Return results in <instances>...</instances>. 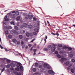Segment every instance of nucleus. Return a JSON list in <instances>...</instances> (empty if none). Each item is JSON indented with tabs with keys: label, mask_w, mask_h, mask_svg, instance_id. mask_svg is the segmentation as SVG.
<instances>
[{
	"label": "nucleus",
	"mask_w": 75,
	"mask_h": 75,
	"mask_svg": "<svg viewBox=\"0 0 75 75\" xmlns=\"http://www.w3.org/2000/svg\"><path fill=\"white\" fill-rule=\"evenodd\" d=\"M69 57H70V58H72L73 57H74V55L72 54H70L69 55Z\"/></svg>",
	"instance_id": "10"
},
{
	"label": "nucleus",
	"mask_w": 75,
	"mask_h": 75,
	"mask_svg": "<svg viewBox=\"0 0 75 75\" xmlns=\"http://www.w3.org/2000/svg\"><path fill=\"white\" fill-rule=\"evenodd\" d=\"M13 72L14 74H15V75H17V73H18V72H17V71L15 70H14L13 71Z\"/></svg>",
	"instance_id": "17"
},
{
	"label": "nucleus",
	"mask_w": 75,
	"mask_h": 75,
	"mask_svg": "<svg viewBox=\"0 0 75 75\" xmlns=\"http://www.w3.org/2000/svg\"><path fill=\"white\" fill-rule=\"evenodd\" d=\"M5 33L6 34H8V30H6L5 31Z\"/></svg>",
	"instance_id": "44"
},
{
	"label": "nucleus",
	"mask_w": 75,
	"mask_h": 75,
	"mask_svg": "<svg viewBox=\"0 0 75 75\" xmlns=\"http://www.w3.org/2000/svg\"><path fill=\"white\" fill-rule=\"evenodd\" d=\"M38 33L37 32H33V35H37Z\"/></svg>",
	"instance_id": "19"
},
{
	"label": "nucleus",
	"mask_w": 75,
	"mask_h": 75,
	"mask_svg": "<svg viewBox=\"0 0 75 75\" xmlns=\"http://www.w3.org/2000/svg\"><path fill=\"white\" fill-rule=\"evenodd\" d=\"M65 49V48H68V47L67 46H64L63 47Z\"/></svg>",
	"instance_id": "53"
},
{
	"label": "nucleus",
	"mask_w": 75,
	"mask_h": 75,
	"mask_svg": "<svg viewBox=\"0 0 75 75\" xmlns=\"http://www.w3.org/2000/svg\"><path fill=\"white\" fill-rule=\"evenodd\" d=\"M33 47H32L30 49V51H32L33 50Z\"/></svg>",
	"instance_id": "57"
},
{
	"label": "nucleus",
	"mask_w": 75,
	"mask_h": 75,
	"mask_svg": "<svg viewBox=\"0 0 75 75\" xmlns=\"http://www.w3.org/2000/svg\"><path fill=\"white\" fill-rule=\"evenodd\" d=\"M51 45H49L47 47V48H51Z\"/></svg>",
	"instance_id": "40"
},
{
	"label": "nucleus",
	"mask_w": 75,
	"mask_h": 75,
	"mask_svg": "<svg viewBox=\"0 0 75 75\" xmlns=\"http://www.w3.org/2000/svg\"><path fill=\"white\" fill-rule=\"evenodd\" d=\"M67 60V59L65 58H62L61 59V61H62V62H64V61H66Z\"/></svg>",
	"instance_id": "7"
},
{
	"label": "nucleus",
	"mask_w": 75,
	"mask_h": 75,
	"mask_svg": "<svg viewBox=\"0 0 75 75\" xmlns=\"http://www.w3.org/2000/svg\"><path fill=\"white\" fill-rule=\"evenodd\" d=\"M52 27L53 28H55V26L54 25H53L52 26Z\"/></svg>",
	"instance_id": "59"
},
{
	"label": "nucleus",
	"mask_w": 75,
	"mask_h": 75,
	"mask_svg": "<svg viewBox=\"0 0 75 75\" xmlns=\"http://www.w3.org/2000/svg\"><path fill=\"white\" fill-rule=\"evenodd\" d=\"M33 17V15H31L30 16L29 15V19H32Z\"/></svg>",
	"instance_id": "11"
},
{
	"label": "nucleus",
	"mask_w": 75,
	"mask_h": 75,
	"mask_svg": "<svg viewBox=\"0 0 75 75\" xmlns=\"http://www.w3.org/2000/svg\"><path fill=\"white\" fill-rule=\"evenodd\" d=\"M68 49L69 50H72V48L71 47H68Z\"/></svg>",
	"instance_id": "36"
},
{
	"label": "nucleus",
	"mask_w": 75,
	"mask_h": 75,
	"mask_svg": "<svg viewBox=\"0 0 75 75\" xmlns=\"http://www.w3.org/2000/svg\"><path fill=\"white\" fill-rule=\"evenodd\" d=\"M39 68H42V65H39Z\"/></svg>",
	"instance_id": "43"
},
{
	"label": "nucleus",
	"mask_w": 75,
	"mask_h": 75,
	"mask_svg": "<svg viewBox=\"0 0 75 75\" xmlns=\"http://www.w3.org/2000/svg\"><path fill=\"white\" fill-rule=\"evenodd\" d=\"M0 47L1 48V49H3V47L1 46V45H0Z\"/></svg>",
	"instance_id": "60"
},
{
	"label": "nucleus",
	"mask_w": 75,
	"mask_h": 75,
	"mask_svg": "<svg viewBox=\"0 0 75 75\" xmlns=\"http://www.w3.org/2000/svg\"><path fill=\"white\" fill-rule=\"evenodd\" d=\"M17 44L18 45H19V44H20V41H18L17 42Z\"/></svg>",
	"instance_id": "46"
},
{
	"label": "nucleus",
	"mask_w": 75,
	"mask_h": 75,
	"mask_svg": "<svg viewBox=\"0 0 75 75\" xmlns=\"http://www.w3.org/2000/svg\"><path fill=\"white\" fill-rule=\"evenodd\" d=\"M30 17V15H28L26 16L25 18V19H26V20H28V18H29Z\"/></svg>",
	"instance_id": "8"
},
{
	"label": "nucleus",
	"mask_w": 75,
	"mask_h": 75,
	"mask_svg": "<svg viewBox=\"0 0 75 75\" xmlns=\"http://www.w3.org/2000/svg\"><path fill=\"white\" fill-rule=\"evenodd\" d=\"M55 54H58V52L57 51H55Z\"/></svg>",
	"instance_id": "47"
},
{
	"label": "nucleus",
	"mask_w": 75,
	"mask_h": 75,
	"mask_svg": "<svg viewBox=\"0 0 75 75\" xmlns=\"http://www.w3.org/2000/svg\"><path fill=\"white\" fill-rule=\"evenodd\" d=\"M34 30L35 32H36L38 33V29L35 28L34 29Z\"/></svg>",
	"instance_id": "13"
},
{
	"label": "nucleus",
	"mask_w": 75,
	"mask_h": 75,
	"mask_svg": "<svg viewBox=\"0 0 75 75\" xmlns=\"http://www.w3.org/2000/svg\"><path fill=\"white\" fill-rule=\"evenodd\" d=\"M10 66L11 67L14 68V67H16V64H15L13 62H12L11 63Z\"/></svg>",
	"instance_id": "3"
},
{
	"label": "nucleus",
	"mask_w": 75,
	"mask_h": 75,
	"mask_svg": "<svg viewBox=\"0 0 75 75\" xmlns=\"http://www.w3.org/2000/svg\"><path fill=\"white\" fill-rule=\"evenodd\" d=\"M16 16H18L19 15V12L18 11H16L15 12Z\"/></svg>",
	"instance_id": "14"
},
{
	"label": "nucleus",
	"mask_w": 75,
	"mask_h": 75,
	"mask_svg": "<svg viewBox=\"0 0 75 75\" xmlns=\"http://www.w3.org/2000/svg\"><path fill=\"white\" fill-rule=\"evenodd\" d=\"M57 57L58 58H61V56L58 54L57 55Z\"/></svg>",
	"instance_id": "32"
},
{
	"label": "nucleus",
	"mask_w": 75,
	"mask_h": 75,
	"mask_svg": "<svg viewBox=\"0 0 75 75\" xmlns=\"http://www.w3.org/2000/svg\"><path fill=\"white\" fill-rule=\"evenodd\" d=\"M47 69H51V67L50 66H49L47 67Z\"/></svg>",
	"instance_id": "56"
},
{
	"label": "nucleus",
	"mask_w": 75,
	"mask_h": 75,
	"mask_svg": "<svg viewBox=\"0 0 75 75\" xmlns=\"http://www.w3.org/2000/svg\"><path fill=\"white\" fill-rule=\"evenodd\" d=\"M52 35H55V34L53 33H52Z\"/></svg>",
	"instance_id": "62"
},
{
	"label": "nucleus",
	"mask_w": 75,
	"mask_h": 75,
	"mask_svg": "<svg viewBox=\"0 0 75 75\" xmlns=\"http://www.w3.org/2000/svg\"><path fill=\"white\" fill-rule=\"evenodd\" d=\"M6 62L7 63H10V62H11V60L10 59H7L6 60Z\"/></svg>",
	"instance_id": "20"
},
{
	"label": "nucleus",
	"mask_w": 75,
	"mask_h": 75,
	"mask_svg": "<svg viewBox=\"0 0 75 75\" xmlns=\"http://www.w3.org/2000/svg\"><path fill=\"white\" fill-rule=\"evenodd\" d=\"M35 67H37L38 66V63H35Z\"/></svg>",
	"instance_id": "34"
},
{
	"label": "nucleus",
	"mask_w": 75,
	"mask_h": 75,
	"mask_svg": "<svg viewBox=\"0 0 75 75\" xmlns=\"http://www.w3.org/2000/svg\"><path fill=\"white\" fill-rule=\"evenodd\" d=\"M8 38H12V35H8Z\"/></svg>",
	"instance_id": "31"
},
{
	"label": "nucleus",
	"mask_w": 75,
	"mask_h": 75,
	"mask_svg": "<svg viewBox=\"0 0 75 75\" xmlns=\"http://www.w3.org/2000/svg\"><path fill=\"white\" fill-rule=\"evenodd\" d=\"M71 62H75V60L74 59H72L71 60Z\"/></svg>",
	"instance_id": "37"
},
{
	"label": "nucleus",
	"mask_w": 75,
	"mask_h": 75,
	"mask_svg": "<svg viewBox=\"0 0 75 75\" xmlns=\"http://www.w3.org/2000/svg\"><path fill=\"white\" fill-rule=\"evenodd\" d=\"M71 71L72 72V73H74L75 72V71H74V70L72 69H71Z\"/></svg>",
	"instance_id": "27"
},
{
	"label": "nucleus",
	"mask_w": 75,
	"mask_h": 75,
	"mask_svg": "<svg viewBox=\"0 0 75 75\" xmlns=\"http://www.w3.org/2000/svg\"><path fill=\"white\" fill-rule=\"evenodd\" d=\"M33 72H35L36 71H37V69H36L35 68H34L33 69Z\"/></svg>",
	"instance_id": "33"
},
{
	"label": "nucleus",
	"mask_w": 75,
	"mask_h": 75,
	"mask_svg": "<svg viewBox=\"0 0 75 75\" xmlns=\"http://www.w3.org/2000/svg\"><path fill=\"white\" fill-rule=\"evenodd\" d=\"M48 49L47 48H45L43 49V51H48Z\"/></svg>",
	"instance_id": "22"
},
{
	"label": "nucleus",
	"mask_w": 75,
	"mask_h": 75,
	"mask_svg": "<svg viewBox=\"0 0 75 75\" xmlns=\"http://www.w3.org/2000/svg\"><path fill=\"white\" fill-rule=\"evenodd\" d=\"M11 24H14V23L13 22H11Z\"/></svg>",
	"instance_id": "55"
},
{
	"label": "nucleus",
	"mask_w": 75,
	"mask_h": 75,
	"mask_svg": "<svg viewBox=\"0 0 75 75\" xmlns=\"http://www.w3.org/2000/svg\"><path fill=\"white\" fill-rule=\"evenodd\" d=\"M7 16H5L4 18V19H6V18H7Z\"/></svg>",
	"instance_id": "61"
},
{
	"label": "nucleus",
	"mask_w": 75,
	"mask_h": 75,
	"mask_svg": "<svg viewBox=\"0 0 75 75\" xmlns=\"http://www.w3.org/2000/svg\"><path fill=\"white\" fill-rule=\"evenodd\" d=\"M10 65L9 64H8L6 66V68H10Z\"/></svg>",
	"instance_id": "35"
},
{
	"label": "nucleus",
	"mask_w": 75,
	"mask_h": 75,
	"mask_svg": "<svg viewBox=\"0 0 75 75\" xmlns=\"http://www.w3.org/2000/svg\"><path fill=\"white\" fill-rule=\"evenodd\" d=\"M21 44H22V45H23L24 44V42L22 41L21 42Z\"/></svg>",
	"instance_id": "58"
},
{
	"label": "nucleus",
	"mask_w": 75,
	"mask_h": 75,
	"mask_svg": "<svg viewBox=\"0 0 75 75\" xmlns=\"http://www.w3.org/2000/svg\"><path fill=\"white\" fill-rule=\"evenodd\" d=\"M53 73H54V72L52 70H49L48 71V73H49V74H53Z\"/></svg>",
	"instance_id": "6"
},
{
	"label": "nucleus",
	"mask_w": 75,
	"mask_h": 75,
	"mask_svg": "<svg viewBox=\"0 0 75 75\" xmlns=\"http://www.w3.org/2000/svg\"><path fill=\"white\" fill-rule=\"evenodd\" d=\"M43 67L44 68H47L48 67V64H45L44 65Z\"/></svg>",
	"instance_id": "18"
},
{
	"label": "nucleus",
	"mask_w": 75,
	"mask_h": 75,
	"mask_svg": "<svg viewBox=\"0 0 75 75\" xmlns=\"http://www.w3.org/2000/svg\"><path fill=\"white\" fill-rule=\"evenodd\" d=\"M12 32L13 33H16V31L14 30H13L12 31Z\"/></svg>",
	"instance_id": "41"
},
{
	"label": "nucleus",
	"mask_w": 75,
	"mask_h": 75,
	"mask_svg": "<svg viewBox=\"0 0 75 75\" xmlns=\"http://www.w3.org/2000/svg\"><path fill=\"white\" fill-rule=\"evenodd\" d=\"M69 64V62H67L66 63V65H67V66H68V64Z\"/></svg>",
	"instance_id": "30"
},
{
	"label": "nucleus",
	"mask_w": 75,
	"mask_h": 75,
	"mask_svg": "<svg viewBox=\"0 0 75 75\" xmlns=\"http://www.w3.org/2000/svg\"><path fill=\"white\" fill-rule=\"evenodd\" d=\"M28 38H25L24 39V40L25 41H27L28 40Z\"/></svg>",
	"instance_id": "49"
},
{
	"label": "nucleus",
	"mask_w": 75,
	"mask_h": 75,
	"mask_svg": "<svg viewBox=\"0 0 75 75\" xmlns=\"http://www.w3.org/2000/svg\"><path fill=\"white\" fill-rule=\"evenodd\" d=\"M23 26L24 27H27V24H26V23H23Z\"/></svg>",
	"instance_id": "12"
},
{
	"label": "nucleus",
	"mask_w": 75,
	"mask_h": 75,
	"mask_svg": "<svg viewBox=\"0 0 75 75\" xmlns=\"http://www.w3.org/2000/svg\"><path fill=\"white\" fill-rule=\"evenodd\" d=\"M44 41H45V43H46V42H47V40L45 39H44Z\"/></svg>",
	"instance_id": "54"
},
{
	"label": "nucleus",
	"mask_w": 75,
	"mask_h": 75,
	"mask_svg": "<svg viewBox=\"0 0 75 75\" xmlns=\"http://www.w3.org/2000/svg\"><path fill=\"white\" fill-rule=\"evenodd\" d=\"M28 46H29V47H31L32 46L31 44H28Z\"/></svg>",
	"instance_id": "52"
},
{
	"label": "nucleus",
	"mask_w": 75,
	"mask_h": 75,
	"mask_svg": "<svg viewBox=\"0 0 75 75\" xmlns=\"http://www.w3.org/2000/svg\"><path fill=\"white\" fill-rule=\"evenodd\" d=\"M74 49H73V51L72 52H71V53H73V52H75V51H74Z\"/></svg>",
	"instance_id": "63"
},
{
	"label": "nucleus",
	"mask_w": 75,
	"mask_h": 75,
	"mask_svg": "<svg viewBox=\"0 0 75 75\" xmlns=\"http://www.w3.org/2000/svg\"><path fill=\"white\" fill-rule=\"evenodd\" d=\"M13 42H17V40L16 39H13L12 40Z\"/></svg>",
	"instance_id": "15"
},
{
	"label": "nucleus",
	"mask_w": 75,
	"mask_h": 75,
	"mask_svg": "<svg viewBox=\"0 0 75 75\" xmlns=\"http://www.w3.org/2000/svg\"><path fill=\"white\" fill-rule=\"evenodd\" d=\"M12 17L13 18H14L16 17V15H15V14H13L12 15Z\"/></svg>",
	"instance_id": "24"
},
{
	"label": "nucleus",
	"mask_w": 75,
	"mask_h": 75,
	"mask_svg": "<svg viewBox=\"0 0 75 75\" xmlns=\"http://www.w3.org/2000/svg\"><path fill=\"white\" fill-rule=\"evenodd\" d=\"M16 67H17L19 68V69H20V72L24 71V68L23 67V65L20 63H17Z\"/></svg>",
	"instance_id": "1"
},
{
	"label": "nucleus",
	"mask_w": 75,
	"mask_h": 75,
	"mask_svg": "<svg viewBox=\"0 0 75 75\" xmlns=\"http://www.w3.org/2000/svg\"><path fill=\"white\" fill-rule=\"evenodd\" d=\"M58 46L59 47H60V48H61V47H63V46H62V44H59L58 45Z\"/></svg>",
	"instance_id": "23"
},
{
	"label": "nucleus",
	"mask_w": 75,
	"mask_h": 75,
	"mask_svg": "<svg viewBox=\"0 0 75 75\" xmlns=\"http://www.w3.org/2000/svg\"><path fill=\"white\" fill-rule=\"evenodd\" d=\"M34 40H35V39H33L31 41V42H33V41H34Z\"/></svg>",
	"instance_id": "64"
},
{
	"label": "nucleus",
	"mask_w": 75,
	"mask_h": 75,
	"mask_svg": "<svg viewBox=\"0 0 75 75\" xmlns=\"http://www.w3.org/2000/svg\"><path fill=\"white\" fill-rule=\"evenodd\" d=\"M26 35L27 37H28L30 36H33V34L31 33H29L28 32H27L26 33Z\"/></svg>",
	"instance_id": "2"
},
{
	"label": "nucleus",
	"mask_w": 75,
	"mask_h": 75,
	"mask_svg": "<svg viewBox=\"0 0 75 75\" xmlns=\"http://www.w3.org/2000/svg\"><path fill=\"white\" fill-rule=\"evenodd\" d=\"M8 30H10L11 29H12V27L10 26H8Z\"/></svg>",
	"instance_id": "25"
},
{
	"label": "nucleus",
	"mask_w": 75,
	"mask_h": 75,
	"mask_svg": "<svg viewBox=\"0 0 75 75\" xmlns=\"http://www.w3.org/2000/svg\"><path fill=\"white\" fill-rule=\"evenodd\" d=\"M16 19L17 20H20V17L19 16H18L17 17Z\"/></svg>",
	"instance_id": "29"
},
{
	"label": "nucleus",
	"mask_w": 75,
	"mask_h": 75,
	"mask_svg": "<svg viewBox=\"0 0 75 75\" xmlns=\"http://www.w3.org/2000/svg\"><path fill=\"white\" fill-rule=\"evenodd\" d=\"M17 75H21V73L19 72L17 73Z\"/></svg>",
	"instance_id": "48"
},
{
	"label": "nucleus",
	"mask_w": 75,
	"mask_h": 75,
	"mask_svg": "<svg viewBox=\"0 0 75 75\" xmlns=\"http://www.w3.org/2000/svg\"><path fill=\"white\" fill-rule=\"evenodd\" d=\"M33 19L34 21H37V19L36 18H35V17H33Z\"/></svg>",
	"instance_id": "42"
},
{
	"label": "nucleus",
	"mask_w": 75,
	"mask_h": 75,
	"mask_svg": "<svg viewBox=\"0 0 75 75\" xmlns=\"http://www.w3.org/2000/svg\"><path fill=\"white\" fill-rule=\"evenodd\" d=\"M4 28L5 29H8V26H4Z\"/></svg>",
	"instance_id": "50"
},
{
	"label": "nucleus",
	"mask_w": 75,
	"mask_h": 75,
	"mask_svg": "<svg viewBox=\"0 0 75 75\" xmlns=\"http://www.w3.org/2000/svg\"><path fill=\"white\" fill-rule=\"evenodd\" d=\"M20 68L19 67H17V68H16L15 69V70H16V71H20Z\"/></svg>",
	"instance_id": "21"
},
{
	"label": "nucleus",
	"mask_w": 75,
	"mask_h": 75,
	"mask_svg": "<svg viewBox=\"0 0 75 75\" xmlns=\"http://www.w3.org/2000/svg\"><path fill=\"white\" fill-rule=\"evenodd\" d=\"M4 69H5V68H4L3 69H2L1 70V72H3L4 71Z\"/></svg>",
	"instance_id": "51"
},
{
	"label": "nucleus",
	"mask_w": 75,
	"mask_h": 75,
	"mask_svg": "<svg viewBox=\"0 0 75 75\" xmlns=\"http://www.w3.org/2000/svg\"><path fill=\"white\" fill-rule=\"evenodd\" d=\"M51 51H52V52H54L55 51V47H52L51 48Z\"/></svg>",
	"instance_id": "4"
},
{
	"label": "nucleus",
	"mask_w": 75,
	"mask_h": 75,
	"mask_svg": "<svg viewBox=\"0 0 75 75\" xmlns=\"http://www.w3.org/2000/svg\"><path fill=\"white\" fill-rule=\"evenodd\" d=\"M28 28H33V25H30L28 26Z\"/></svg>",
	"instance_id": "16"
},
{
	"label": "nucleus",
	"mask_w": 75,
	"mask_h": 75,
	"mask_svg": "<svg viewBox=\"0 0 75 75\" xmlns=\"http://www.w3.org/2000/svg\"><path fill=\"white\" fill-rule=\"evenodd\" d=\"M10 70H11V71H13V70H14V68L13 67H11L10 68Z\"/></svg>",
	"instance_id": "39"
},
{
	"label": "nucleus",
	"mask_w": 75,
	"mask_h": 75,
	"mask_svg": "<svg viewBox=\"0 0 75 75\" xmlns=\"http://www.w3.org/2000/svg\"><path fill=\"white\" fill-rule=\"evenodd\" d=\"M19 38L20 39H22L23 38V36L21 35H20L19 36Z\"/></svg>",
	"instance_id": "26"
},
{
	"label": "nucleus",
	"mask_w": 75,
	"mask_h": 75,
	"mask_svg": "<svg viewBox=\"0 0 75 75\" xmlns=\"http://www.w3.org/2000/svg\"><path fill=\"white\" fill-rule=\"evenodd\" d=\"M36 51H37V50L35 49H34L33 50V51L34 52V53L33 54V55H36Z\"/></svg>",
	"instance_id": "9"
},
{
	"label": "nucleus",
	"mask_w": 75,
	"mask_h": 75,
	"mask_svg": "<svg viewBox=\"0 0 75 75\" xmlns=\"http://www.w3.org/2000/svg\"><path fill=\"white\" fill-rule=\"evenodd\" d=\"M15 29L16 30H17V31L18 30V27L16 26H15Z\"/></svg>",
	"instance_id": "28"
},
{
	"label": "nucleus",
	"mask_w": 75,
	"mask_h": 75,
	"mask_svg": "<svg viewBox=\"0 0 75 75\" xmlns=\"http://www.w3.org/2000/svg\"><path fill=\"white\" fill-rule=\"evenodd\" d=\"M55 35H56L57 36H59V34L57 32L56 33Z\"/></svg>",
	"instance_id": "45"
},
{
	"label": "nucleus",
	"mask_w": 75,
	"mask_h": 75,
	"mask_svg": "<svg viewBox=\"0 0 75 75\" xmlns=\"http://www.w3.org/2000/svg\"><path fill=\"white\" fill-rule=\"evenodd\" d=\"M5 21H9V19H8V18L6 19Z\"/></svg>",
	"instance_id": "38"
},
{
	"label": "nucleus",
	"mask_w": 75,
	"mask_h": 75,
	"mask_svg": "<svg viewBox=\"0 0 75 75\" xmlns=\"http://www.w3.org/2000/svg\"><path fill=\"white\" fill-rule=\"evenodd\" d=\"M72 66V64H69V65L67 67V69H70L71 68Z\"/></svg>",
	"instance_id": "5"
}]
</instances>
